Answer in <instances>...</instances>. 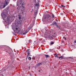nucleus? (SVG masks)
Returning <instances> with one entry per match:
<instances>
[{"instance_id":"1","label":"nucleus","mask_w":76,"mask_h":76,"mask_svg":"<svg viewBox=\"0 0 76 76\" xmlns=\"http://www.w3.org/2000/svg\"><path fill=\"white\" fill-rule=\"evenodd\" d=\"M23 1H22V0H20L18 1L17 2V9H19V8L18 7H20L21 6H23Z\"/></svg>"},{"instance_id":"2","label":"nucleus","mask_w":76,"mask_h":76,"mask_svg":"<svg viewBox=\"0 0 76 76\" xmlns=\"http://www.w3.org/2000/svg\"><path fill=\"white\" fill-rule=\"evenodd\" d=\"M51 20V16L50 15H47L45 18V20H46L47 22H49Z\"/></svg>"},{"instance_id":"3","label":"nucleus","mask_w":76,"mask_h":76,"mask_svg":"<svg viewBox=\"0 0 76 76\" xmlns=\"http://www.w3.org/2000/svg\"><path fill=\"white\" fill-rule=\"evenodd\" d=\"M27 57H31V56H32V55H31V52L29 51V50H27Z\"/></svg>"},{"instance_id":"4","label":"nucleus","mask_w":76,"mask_h":76,"mask_svg":"<svg viewBox=\"0 0 76 76\" xmlns=\"http://www.w3.org/2000/svg\"><path fill=\"white\" fill-rule=\"evenodd\" d=\"M48 38H50L51 39H54V37H54V38H56V37H55L54 36H52L50 35L49 34L48 35Z\"/></svg>"},{"instance_id":"5","label":"nucleus","mask_w":76,"mask_h":76,"mask_svg":"<svg viewBox=\"0 0 76 76\" xmlns=\"http://www.w3.org/2000/svg\"><path fill=\"white\" fill-rule=\"evenodd\" d=\"M44 63H45V62H41L40 63H39L38 64H37V67H39V66H41V65H42V64H44Z\"/></svg>"},{"instance_id":"6","label":"nucleus","mask_w":76,"mask_h":76,"mask_svg":"<svg viewBox=\"0 0 76 76\" xmlns=\"http://www.w3.org/2000/svg\"><path fill=\"white\" fill-rule=\"evenodd\" d=\"M5 3H4L3 5V8H4V7H6V6H7V5L8 4V3L6 0L5 1Z\"/></svg>"},{"instance_id":"7","label":"nucleus","mask_w":76,"mask_h":76,"mask_svg":"<svg viewBox=\"0 0 76 76\" xmlns=\"http://www.w3.org/2000/svg\"><path fill=\"white\" fill-rule=\"evenodd\" d=\"M59 59H63V58H71V57H69V58H63V57H59L58 58Z\"/></svg>"},{"instance_id":"8","label":"nucleus","mask_w":76,"mask_h":76,"mask_svg":"<svg viewBox=\"0 0 76 76\" xmlns=\"http://www.w3.org/2000/svg\"><path fill=\"white\" fill-rule=\"evenodd\" d=\"M39 3L36 4H35V6L36 7H38V6H39Z\"/></svg>"},{"instance_id":"9","label":"nucleus","mask_w":76,"mask_h":76,"mask_svg":"<svg viewBox=\"0 0 76 76\" xmlns=\"http://www.w3.org/2000/svg\"><path fill=\"white\" fill-rule=\"evenodd\" d=\"M57 23H56V22H53V24L55 25H57Z\"/></svg>"},{"instance_id":"10","label":"nucleus","mask_w":76,"mask_h":76,"mask_svg":"<svg viewBox=\"0 0 76 76\" xmlns=\"http://www.w3.org/2000/svg\"><path fill=\"white\" fill-rule=\"evenodd\" d=\"M37 13H38V12L37 11H36L35 12V16H37Z\"/></svg>"},{"instance_id":"11","label":"nucleus","mask_w":76,"mask_h":76,"mask_svg":"<svg viewBox=\"0 0 76 76\" xmlns=\"http://www.w3.org/2000/svg\"><path fill=\"white\" fill-rule=\"evenodd\" d=\"M27 32V30L26 31V32L25 33H22V34H23V35H25L26 33H27V32Z\"/></svg>"},{"instance_id":"12","label":"nucleus","mask_w":76,"mask_h":76,"mask_svg":"<svg viewBox=\"0 0 76 76\" xmlns=\"http://www.w3.org/2000/svg\"><path fill=\"white\" fill-rule=\"evenodd\" d=\"M6 15L5 14H4L3 15V17L4 18H6Z\"/></svg>"},{"instance_id":"13","label":"nucleus","mask_w":76,"mask_h":76,"mask_svg":"<svg viewBox=\"0 0 76 76\" xmlns=\"http://www.w3.org/2000/svg\"><path fill=\"white\" fill-rule=\"evenodd\" d=\"M45 56L46 57H50V56H48V55H45Z\"/></svg>"},{"instance_id":"14","label":"nucleus","mask_w":76,"mask_h":76,"mask_svg":"<svg viewBox=\"0 0 76 76\" xmlns=\"http://www.w3.org/2000/svg\"><path fill=\"white\" fill-rule=\"evenodd\" d=\"M54 56H55V57H58V56H57V55L56 54H55Z\"/></svg>"},{"instance_id":"15","label":"nucleus","mask_w":76,"mask_h":76,"mask_svg":"<svg viewBox=\"0 0 76 76\" xmlns=\"http://www.w3.org/2000/svg\"><path fill=\"white\" fill-rule=\"evenodd\" d=\"M52 16L53 18H54V14H52Z\"/></svg>"},{"instance_id":"16","label":"nucleus","mask_w":76,"mask_h":76,"mask_svg":"<svg viewBox=\"0 0 76 76\" xmlns=\"http://www.w3.org/2000/svg\"><path fill=\"white\" fill-rule=\"evenodd\" d=\"M28 59H29V60H31V57H28Z\"/></svg>"},{"instance_id":"17","label":"nucleus","mask_w":76,"mask_h":76,"mask_svg":"<svg viewBox=\"0 0 76 76\" xmlns=\"http://www.w3.org/2000/svg\"><path fill=\"white\" fill-rule=\"evenodd\" d=\"M61 6H62V7H66V6H64L63 5H61Z\"/></svg>"},{"instance_id":"18","label":"nucleus","mask_w":76,"mask_h":76,"mask_svg":"<svg viewBox=\"0 0 76 76\" xmlns=\"http://www.w3.org/2000/svg\"><path fill=\"white\" fill-rule=\"evenodd\" d=\"M18 18L19 19H21V17H20V16H19L18 17Z\"/></svg>"},{"instance_id":"19","label":"nucleus","mask_w":76,"mask_h":76,"mask_svg":"<svg viewBox=\"0 0 76 76\" xmlns=\"http://www.w3.org/2000/svg\"><path fill=\"white\" fill-rule=\"evenodd\" d=\"M54 42H51L50 43L52 45V44H54Z\"/></svg>"},{"instance_id":"20","label":"nucleus","mask_w":76,"mask_h":76,"mask_svg":"<svg viewBox=\"0 0 76 76\" xmlns=\"http://www.w3.org/2000/svg\"><path fill=\"white\" fill-rule=\"evenodd\" d=\"M63 38H64V39H65V40H66V37H63Z\"/></svg>"},{"instance_id":"21","label":"nucleus","mask_w":76,"mask_h":76,"mask_svg":"<svg viewBox=\"0 0 76 76\" xmlns=\"http://www.w3.org/2000/svg\"><path fill=\"white\" fill-rule=\"evenodd\" d=\"M34 68H35V69H37V66H35V67H34Z\"/></svg>"},{"instance_id":"22","label":"nucleus","mask_w":76,"mask_h":76,"mask_svg":"<svg viewBox=\"0 0 76 76\" xmlns=\"http://www.w3.org/2000/svg\"><path fill=\"white\" fill-rule=\"evenodd\" d=\"M16 30H18V28H16Z\"/></svg>"},{"instance_id":"23","label":"nucleus","mask_w":76,"mask_h":76,"mask_svg":"<svg viewBox=\"0 0 76 76\" xmlns=\"http://www.w3.org/2000/svg\"><path fill=\"white\" fill-rule=\"evenodd\" d=\"M56 26H57V28H58L59 27L58 26V25H56Z\"/></svg>"},{"instance_id":"24","label":"nucleus","mask_w":76,"mask_h":76,"mask_svg":"<svg viewBox=\"0 0 76 76\" xmlns=\"http://www.w3.org/2000/svg\"><path fill=\"white\" fill-rule=\"evenodd\" d=\"M59 57H63V56H61Z\"/></svg>"},{"instance_id":"25","label":"nucleus","mask_w":76,"mask_h":76,"mask_svg":"<svg viewBox=\"0 0 76 76\" xmlns=\"http://www.w3.org/2000/svg\"><path fill=\"white\" fill-rule=\"evenodd\" d=\"M62 42H64V41L62 40Z\"/></svg>"},{"instance_id":"26","label":"nucleus","mask_w":76,"mask_h":76,"mask_svg":"<svg viewBox=\"0 0 76 76\" xmlns=\"http://www.w3.org/2000/svg\"><path fill=\"white\" fill-rule=\"evenodd\" d=\"M75 43H76V40L74 42Z\"/></svg>"},{"instance_id":"27","label":"nucleus","mask_w":76,"mask_h":76,"mask_svg":"<svg viewBox=\"0 0 76 76\" xmlns=\"http://www.w3.org/2000/svg\"><path fill=\"white\" fill-rule=\"evenodd\" d=\"M6 51V52L7 53H8V51Z\"/></svg>"},{"instance_id":"28","label":"nucleus","mask_w":76,"mask_h":76,"mask_svg":"<svg viewBox=\"0 0 76 76\" xmlns=\"http://www.w3.org/2000/svg\"><path fill=\"white\" fill-rule=\"evenodd\" d=\"M61 14H62V15H63V13H61Z\"/></svg>"},{"instance_id":"29","label":"nucleus","mask_w":76,"mask_h":76,"mask_svg":"<svg viewBox=\"0 0 76 76\" xmlns=\"http://www.w3.org/2000/svg\"><path fill=\"white\" fill-rule=\"evenodd\" d=\"M32 10H34V9H32Z\"/></svg>"},{"instance_id":"30","label":"nucleus","mask_w":76,"mask_h":76,"mask_svg":"<svg viewBox=\"0 0 76 76\" xmlns=\"http://www.w3.org/2000/svg\"><path fill=\"white\" fill-rule=\"evenodd\" d=\"M39 72H40V70H39Z\"/></svg>"},{"instance_id":"31","label":"nucleus","mask_w":76,"mask_h":76,"mask_svg":"<svg viewBox=\"0 0 76 76\" xmlns=\"http://www.w3.org/2000/svg\"><path fill=\"white\" fill-rule=\"evenodd\" d=\"M12 58H11V59H12Z\"/></svg>"},{"instance_id":"32","label":"nucleus","mask_w":76,"mask_h":76,"mask_svg":"<svg viewBox=\"0 0 76 76\" xmlns=\"http://www.w3.org/2000/svg\"><path fill=\"white\" fill-rule=\"evenodd\" d=\"M53 35H55V33L53 34Z\"/></svg>"},{"instance_id":"33","label":"nucleus","mask_w":76,"mask_h":76,"mask_svg":"<svg viewBox=\"0 0 76 76\" xmlns=\"http://www.w3.org/2000/svg\"><path fill=\"white\" fill-rule=\"evenodd\" d=\"M13 1L15 0V1H16V0H13Z\"/></svg>"},{"instance_id":"34","label":"nucleus","mask_w":76,"mask_h":76,"mask_svg":"<svg viewBox=\"0 0 76 76\" xmlns=\"http://www.w3.org/2000/svg\"><path fill=\"white\" fill-rule=\"evenodd\" d=\"M29 69H30V67H29Z\"/></svg>"},{"instance_id":"35","label":"nucleus","mask_w":76,"mask_h":76,"mask_svg":"<svg viewBox=\"0 0 76 76\" xmlns=\"http://www.w3.org/2000/svg\"><path fill=\"white\" fill-rule=\"evenodd\" d=\"M7 9L8 10V9H9V8H7Z\"/></svg>"},{"instance_id":"36","label":"nucleus","mask_w":76,"mask_h":76,"mask_svg":"<svg viewBox=\"0 0 76 76\" xmlns=\"http://www.w3.org/2000/svg\"><path fill=\"white\" fill-rule=\"evenodd\" d=\"M57 20V21H58V20Z\"/></svg>"},{"instance_id":"37","label":"nucleus","mask_w":76,"mask_h":76,"mask_svg":"<svg viewBox=\"0 0 76 76\" xmlns=\"http://www.w3.org/2000/svg\"><path fill=\"white\" fill-rule=\"evenodd\" d=\"M2 76H4V75H2Z\"/></svg>"},{"instance_id":"38","label":"nucleus","mask_w":76,"mask_h":76,"mask_svg":"<svg viewBox=\"0 0 76 76\" xmlns=\"http://www.w3.org/2000/svg\"><path fill=\"white\" fill-rule=\"evenodd\" d=\"M32 7V8L33 7Z\"/></svg>"},{"instance_id":"39","label":"nucleus","mask_w":76,"mask_h":76,"mask_svg":"<svg viewBox=\"0 0 76 76\" xmlns=\"http://www.w3.org/2000/svg\"><path fill=\"white\" fill-rule=\"evenodd\" d=\"M6 70V69H4V70Z\"/></svg>"},{"instance_id":"40","label":"nucleus","mask_w":76,"mask_h":76,"mask_svg":"<svg viewBox=\"0 0 76 76\" xmlns=\"http://www.w3.org/2000/svg\"><path fill=\"white\" fill-rule=\"evenodd\" d=\"M34 18H35V17H34Z\"/></svg>"}]
</instances>
